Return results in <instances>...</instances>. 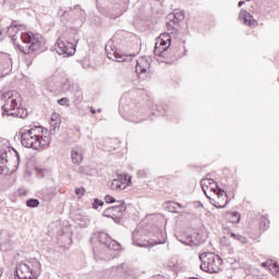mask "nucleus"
I'll use <instances>...</instances> for the list:
<instances>
[{
  "label": "nucleus",
  "instance_id": "4be33fe9",
  "mask_svg": "<svg viewBox=\"0 0 279 279\" xmlns=\"http://www.w3.org/2000/svg\"><path fill=\"white\" fill-rule=\"evenodd\" d=\"M229 236H231V239H234L235 241H239L240 243H247V238L241 235V234H236L232 231H229Z\"/></svg>",
  "mask_w": 279,
  "mask_h": 279
},
{
  "label": "nucleus",
  "instance_id": "37998d69",
  "mask_svg": "<svg viewBox=\"0 0 279 279\" xmlns=\"http://www.w3.org/2000/svg\"><path fill=\"white\" fill-rule=\"evenodd\" d=\"M243 3H245V2L240 1V2L238 3L239 8H241V5H243Z\"/></svg>",
  "mask_w": 279,
  "mask_h": 279
},
{
  "label": "nucleus",
  "instance_id": "b1692460",
  "mask_svg": "<svg viewBox=\"0 0 279 279\" xmlns=\"http://www.w3.org/2000/svg\"><path fill=\"white\" fill-rule=\"evenodd\" d=\"M209 201H210V205L215 206V208H226V206H228V201H226L225 205H221V203L219 201H217V198L214 197L213 194H210Z\"/></svg>",
  "mask_w": 279,
  "mask_h": 279
},
{
  "label": "nucleus",
  "instance_id": "4c0bfd02",
  "mask_svg": "<svg viewBox=\"0 0 279 279\" xmlns=\"http://www.w3.org/2000/svg\"><path fill=\"white\" fill-rule=\"evenodd\" d=\"M178 208H184V206H182V204L180 203H174L173 204V213H178Z\"/></svg>",
  "mask_w": 279,
  "mask_h": 279
},
{
  "label": "nucleus",
  "instance_id": "c756f323",
  "mask_svg": "<svg viewBox=\"0 0 279 279\" xmlns=\"http://www.w3.org/2000/svg\"><path fill=\"white\" fill-rule=\"evenodd\" d=\"M158 39L169 43V45H171V35L167 33L161 34Z\"/></svg>",
  "mask_w": 279,
  "mask_h": 279
},
{
  "label": "nucleus",
  "instance_id": "2f4dec72",
  "mask_svg": "<svg viewBox=\"0 0 279 279\" xmlns=\"http://www.w3.org/2000/svg\"><path fill=\"white\" fill-rule=\"evenodd\" d=\"M99 206H104V201H101L99 198H95L94 203H93L94 210H97V208H99Z\"/></svg>",
  "mask_w": 279,
  "mask_h": 279
},
{
  "label": "nucleus",
  "instance_id": "423d86ee",
  "mask_svg": "<svg viewBox=\"0 0 279 279\" xmlns=\"http://www.w3.org/2000/svg\"><path fill=\"white\" fill-rule=\"evenodd\" d=\"M105 51L107 53V58L109 60H113L114 62H125L128 60L126 58H130V60L134 58V54H121L117 47L110 45L105 47Z\"/></svg>",
  "mask_w": 279,
  "mask_h": 279
},
{
  "label": "nucleus",
  "instance_id": "f257e3e1",
  "mask_svg": "<svg viewBox=\"0 0 279 279\" xmlns=\"http://www.w3.org/2000/svg\"><path fill=\"white\" fill-rule=\"evenodd\" d=\"M51 138L44 135L43 126H34L21 134V144L29 149H40V147H49Z\"/></svg>",
  "mask_w": 279,
  "mask_h": 279
},
{
  "label": "nucleus",
  "instance_id": "412c9836",
  "mask_svg": "<svg viewBox=\"0 0 279 279\" xmlns=\"http://www.w3.org/2000/svg\"><path fill=\"white\" fill-rule=\"evenodd\" d=\"M210 195H213V197H217V202L221 203V199H228V195H226V192L221 191V190H217V187H215V192H210Z\"/></svg>",
  "mask_w": 279,
  "mask_h": 279
},
{
  "label": "nucleus",
  "instance_id": "393cba45",
  "mask_svg": "<svg viewBox=\"0 0 279 279\" xmlns=\"http://www.w3.org/2000/svg\"><path fill=\"white\" fill-rule=\"evenodd\" d=\"M259 228L260 230H268L269 229V219L265 216H263L260 219H259Z\"/></svg>",
  "mask_w": 279,
  "mask_h": 279
},
{
  "label": "nucleus",
  "instance_id": "39448f33",
  "mask_svg": "<svg viewBox=\"0 0 279 279\" xmlns=\"http://www.w3.org/2000/svg\"><path fill=\"white\" fill-rule=\"evenodd\" d=\"M128 209L125 206V201H117L116 206H111L104 210L102 217H108L113 219L116 223H121V217H123V213Z\"/></svg>",
  "mask_w": 279,
  "mask_h": 279
},
{
  "label": "nucleus",
  "instance_id": "f704fd0d",
  "mask_svg": "<svg viewBox=\"0 0 279 279\" xmlns=\"http://www.w3.org/2000/svg\"><path fill=\"white\" fill-rule=\"evenodd\" d=\"M19 27H21V26L16 25V24H11V26L8 27V33L12 34V32H17Z\"/></svg>",
  "mask_w": 279,
  "mask_h": 279
},
{
  "label": "nucleus",
  "instance_id": "a878e982",
  "mask_svg": "<svg viewBox=\"0 0 279 279\" xmlns=\"http://www.w3.org/2000/svg\"><path fill=\"white\" fill-rule=\"evenodd\" d=\"M26 206H28V208H38V206H40V201L31 198L26 202Z\"/></svg>",
  "mask_w": 279,
  "mask_h": 279
},
{
  "label": "nucleus",
  "instance_id": "2eb2a0df",
  "mask_svg": "<svg viewBox=\"0 0 279 279\" xmlns=\"http://www.w3.org/2000/svg\"><path fill=\"white\" fill-rule=\"evenodd\" d=\"M71 160L73 165H82L84 157L82 156V150L80 148H72Z\"/></svg>",
  "mask_w": 279,
  "mask_h": 279
},
{
  "label": "nucleus",
  "instance_id": "72a5a7b5",
  "mask_svg": "<svg viewBox=\"0 0 279 279\" xmlns=\"http://www.w3.org/2000/svg\"><path fill=\"white\" fill-rule=\"evenodd\" d=\"M105 202H106V204H114V203H117V199H114V197H112L111 195H106Z\"/></svg>",
  "mask_w": 279,
  "mask_h": 279
},
{
  "label": "nucleus",
  "instance_id": "cd10ccee",
  "mask_svg": "<svg viewBox=\"0 0 279 279\" xmlns=\"http://www.w3.org/2000/svg\"><path fill=\"white\" fill-rule=\"evenodd\" d=\"M77 221V226H80V228H86L88 223H90V220L86 217H81Z\"/></svg>",
  "mask_w": 279,
  "mask_h": 279
},
{
  "label": "nucleus",
  "instance_id": "79ce46f5",
  "mask_svg": "<svg viewBox=\"0 0 279 279\" xmlns=\"http://www.w3.org/2000/svg\"><path fill=\"white\" fill-rule=\"evenodd\" d=\"M12 40L14 44H16V36L15 35H12Z\"/></svg>",
  "mask_w": 279,
  "mask_h": 279
},
{
  "label": "nucleus",
  "instance_id": "a211bd4d",
  "mask_svg": "<svg viewBox=\"0 0 279 279\" xmlns=\"http://www.w3.org/2000/svg\"><path fill=\"white\" fill-rule=\"evenodd\" d=\"M160 47H163V49H169V47H171V44H169V41H163L162 39H157L154 49L155 56H160Z\"/></svg>",
  "mask_w": 279,
  "mask_h": 279
},
{
  "label": "nucleus",
  "instance_id": "9d476101",
  "mask_svg": "<svg viewBox=\"0 0 279 279\" xmlns=\"http://www.w3.org/2000/svg\"><path fill=\"white\" fill-rule=\"evenodd\" d=\"M98 240H99V243H101L102 245H106L108 250H113L114 252H119V250H121V244L112 240V238H110V235H108V233L106 232L98 233Z\"/></svg>",
  "mask_w": 279,
  "mask_h": 279
},
{
  "label": "nucleus",
  "instance_id": "aec40b11",
  "mask_svg": "<svg viewBox=\"0 0 279 279\" xmlns=\"http://www.w3.org/2000/svg\"><path fill=\"white\" fill-rule=\"evenodd\" d=\"M172 23H174V25H178V23H180V21H184V11L181 10H174L172 13Z\"/></svg>",
  "mask_w": 279,
  "mask_h": 279
},
{
  "label": "nucleus",
  "instance_id": "49530a36",
  "mask_svg": "<svg viewBox=\"0 0 279 279\" xmlns=\"http://www.w3.org/2000/svg\"><path fill=\"white\" fill-rule=\"evenodd\" d=\"M78 7L76 5V7H74V10H76Z\"/></svg>",
  "mask_w": 279,
  "mask_h": 279
},
{
  "label": "nucleus",
  "instance_id": "473e14b6",
  "mask_svg": "<svg viewBox=\"0 0 279 279\" xmlns=\"http://www.w3.org/2000/svg\"><path fill=\"white\" fill-rule=\"evenodd\" d=\"M270 271H274V272H275V276H276L277 278H279V266H278L277 263H274V264L271 265Z\"/></svg>",
  "mask_w": 279,
  "mask_h": 279
},
{
  "label": "nucleus",
  "instance_id": "c03bdc74",
  "mask_svg": "<svg viewBox=\"0 0 279 279\" xmlns=\"http://www.w3.org/2000/svg\"><path fill=\"white\" fill-rule=\"evenodd\" d=\"M267 265H268L267 263H263L262 267H267Z\"/></svg>",
  "mask_w": 279,
  "mask_h": 279
},
{
  "label": "nucleus",
  "instance_id": "bb28decb",
  "mask_svg": "<svg viewBox=\"0 0 279 279\" xmlns=\"http://www.w3.org/2000/svg\"><path fill=\"white\" fill-rule=\"evenodd\" d=\"M0 175H10V168L8 163L0 162Z\"/></svg>",
  "mask_w": 279,
  "mask_h": 279
},
{
  "label": "nucleus",
  "instance_id": "0eeeda50",
  "mask_svg": "<svg viewBox=\"0 0 279 279\" xmlns=\"http://www.w3.org/2000/svg\"><path fill=\"white\" fill-rule=\"evenodd\" d=\"M128 182H130V177L120 174L118 179L109 181L107 186L110 191H123L128 187Z\"/></svg>",
  "mask_w": 279,
  "mask_h": 279
},
{
  "label": "nucleus",
  "instance_id": "4468645a",
  "mask_svg": "<svg viewBox=\"0 0 279 279\" xmlns=\"http://www.w3.org/2000/svg\"><path fill=\"white\" fill-rule=\"evenodd\" d=\"M62 120L60 119V114L52 113L50 118V132L51 134H56V130H60V125Z\"/></svg>",
  "mask_w": 279,
  "mask_h": 279
},
{
  "label": "nucleus",
  "instance_id": "7ed1b4c3",
  "mask_svg": "<svg viewBox=\"0 0 279 279\" xmlns=\"http://www.w3.org/2000/svg\"><path fill=\"white\" fill-rule=\"evenodd\" d=\"M201 269L207 274H219L221 271V257L215 253H202L199 255Z\"/></svg>",
  "mask_w": 279,
  "mask_h": 279
},
{
  "label": "nucleus",
  "instance_id": "f3484780",
  "mask_svg": "<svg viewBox=\"0 0 279 279\" xmlns=\"http://www.w3.org/2000/svg\"><path fill=\"white\" fill-rule=\"evenodd\" d=\"M136 73H147V70L149 69V61L141 59L140 61H136Z\"/></svg>",
  "mask_w": 279,
  "mask_h": 279
},
{
  "label": "nucleus",
  "instance_id": "ddd939ff",
  "mask_svg": "<svg viewBox=\"0 0 279 279\" xmlns=\"http://www.w3.org/2000/svg\"><path fill=\"white\" fill-rule=\"evenodd\" d=\"M167 242V239L163 236L161 240L158 241H145V242H138V240H136L135 238H133V243L137 246V247H154V245H162L163 243Z\"/></svg>",
  "mask_w": 279,
  "mask_h": 279
},
{
  "label": "nucleus",
  "instance_id": "f8f14e48",
  "mask_svg": "<svg viewBox=\"0 0 279 279\" xmlns=\"http://www.w3.org/2000/svg\"><path fill=\"white\" fill-rule=\"evenodd\" d=\"M201 186L203 189V193H205L208 199H211L210 193H215V189H217V183L213 179H202Z\"/></svg>",
  "mask_w": 279,
  "mask_h": 279
},
{
  "label": "nucleus",
  "instance_id": "c85d7f7f",
  "mask_svg": "<svg viewBox=\"0 0 279 279\" xmlns=\"http://www.w3.org/2000/svg\"><path fill=\"white\" fill-rule=\"evenodd\" d=\"M122 14H123V10L119 9L116 13L110 12L108 16L109 19H112L114 21L116 19H119V16H122Z\"/></svg>",
  "mask_w": 279,
  "mask_h": 279
},
{
  "label": "nucleus",
  "instance_id": "a19ab883",
  "mask_svg": "<svg viewBox=\"0 0 279 279\" xmlns=\"http://www.w3.org/2000/svg\"><path fill=\"white\" fill-rule=\"evenodd\" d=\"M158 49L160 51V56H163L165 51H167V49H163L162 46H160Z\"/></svg>",
  "mask_w": 279,
  "mask_h": 279
},
{
  "label": "nucleus",
  "instance_id": "ea45409f",
  "mask_svg": "<svg viewBox=\"0 0 279 279\" xmlns=\"http://www.w3.org/2000/svg\"><path fill=\"white\" fill-rule=\"evenodd\" d=\"M12 151H14V154L17 158V162H21V156H19V153L15 149H12Z\"/></svg>",
  "mask_w": 279,
  "mask_h": 279
},
{
  "label": "nucleus",
  "instance_id": "5701e85b",
  "mask_svg": "<svg viewBox=\"0 0 279 279\" xmlns=\"http://www.w3.org/2000/svg\"><path fill=\"white\" fill-rule=\"evenodd\" d=\"M9 154H12V149L7 148V149L1 150V153H0V162L1 163L8 165V155Z\"/></svg>",
  "mask_w": 279,
  "mask_h": 279
},
{
  "label": "nucleus",
  "instance_id": "a18cd8bd",
  "mask_svg": "<svg viewBox=\"0 0 279 279\" xmlns=\"http://www.w3.org/2000/svg\"><path fill=\"white\" fill-rule=\"evenodd\" d=\"M90 112H92V114H95L96 111H95V109H92Z\"/></svg>",
  "mask_w": 279,
  "mask_h": 279
},
{
  "label": "nucleus",
  "instance_id": "1a4fd4ad",
  "mask_svg": "<svg viewBox=\"0 0 279 279\" xmlns=\"http://www.w3.org/2000/svg\"><path fill=\"white\" fill-rule=\"evenodd\" d=\"M56 50L59 56H74L75 45L72 43H64L62 39H58Z\"/></svg>",
  "mask_w": 279,
  "mask_h": 279
},
{
  "label": "nucleus",
  "instance_id": "6ab92c4d",
  "mask_svg": "<svg viewBox=\"0 0 279 279\" xmlns=\"http://www.w3.org/2000/svg\"><path fill=\"white\" fill-rule=\"evenodd\" d=\"M240 21H243L244 25H250L252 27V14H250L246 11L241 10L240 15H239Z\"/></svg>",
  "mask_w": 279,
  "mask_h": 279
},
{
  "label": "nucleus",
  "instance_id": "c9c22d12",
  "mask_svg": "<svg viewBox=\"0 0 279 279\" xmlns=\"http://www.w3.org/2000/svg\"><path fill=\"white\" fill-rule=\"evenodd\" d=\"M74 193H75V195H77L78 197H82V195H84V193H85V190H84V187H76V189L74 190Z\"/></svg>",
  "mask_w": 279,
  "mask_h": 279
},
{
  "label": "nucleus",
  "instance_id": "9b49d317",
  "mask_svg": "<svg viewBox=\"0 0 279 279\" xmlns=\"http://www.w3.org/2000/svg\"><path fill=\"white\" fill-rule=\"evenodd\" d=\"M15 275L19 279H36L32 272V266L25 263H20L15 268Z\"/></svg>",
  "mask_w": 279,
  "mask_h": 279
},
{
  "label": "nucleus",
  "instance_id": "dca6fc26",
  "mask_svg": "<svg viewBox=\"0 0 279 279\" xmlns=\"http://www.w3.org/2000/svg\"><path fill=\"white\" fill-rule=\"evenodd\" d=\"M27 265L31 266V272H33V276L35 277V279H38V276H40V271H41L40 262H38L37 259H33L32 262H28Z\"/></svg>",
  "mask_w": 279,
  "mask_h": 279
},
{
  "label": "nucleus",
  "instance_id": "6e6552de",
  "mask_svg": "<svg viewBox=\"0 0 279 279\" xmlns=\"http://www.w3.org/2000/svg\"><path fill=\"white\" fill-rule=\"evenodd\" d=\"M12 71V57L0 52V77H5Z\"/></svg>",
  "mask_w": 279,
  "mask_h": 279
},
{
  "label": "nucleus",
  "instance_id": "7c9ffc66",
  "mask_svg": "<svg viewBox=\"0 0 279 279\" xmlns=\"http://www.w3.org/2000/svg\"><path fill=\"white\" fill-rule=\"evenodd\" d=\"M232 223H239L241 221V215L239 213H231Z\"/></svg>",
  "mask_w": 279,
  "mask_h": 279
},
{
  "label": "nucleus",
  "instance_id": "20e7f679",
  "mask_svg": "<svg viewBox=\"0 0 279 279\" xmlns=\"http://www.w3.org/2000/svg\"><path fill=\"white\" fill-rule=\"evenodd\" d=\"M21 38L24 45H26V47L19 46V49L22 51V53H29V51H38V49H40L43 36L34 35V33L29 32L23 33Z\"/></svg>",
  "mask_w": 279,
  "mask_h": 279
},
{
  "label": "nucleus",
  "instance_id": "58836bf2",
  "mask_svg": "<svg viewBox=\"0 0 279 279\" xmlns=\"http://www.w3.org/2000/svg\"><path fill=\"white\" fill-rule=\"evenodd\" d=\"M138 175H140V178H145V175H147V173L144 170H140Z\"/></svg>",
  "mask_w": 279,
  "mask_h": 279
},
{
  "label": "nucleus",
  "instance_id": "e433bc0d",
  "mask_svg": "<svg viewBox=\"0 0 279 279\" xmlns=\"http://www.w3.org/2000/svg\"><path fill=\"white\" fill-rule=\"evenodd\" d=\"M69 104V98H61L58 100L59 106H66Z\"/></svg>",
  "mask_w": 279,
  "mask_h": 279
},
{
  "label": "nucleus",
  "instance_id": "f03ea898",
  "mask_svg": "<svg viewBox=\"0 0 279 279\" xmlns=\"http://www.w3.org/2000/svg\"><path fill=\"white\" fill-rule=\"evenodd\" d=\"M3 101L2 116L3 117H17L23 119L25 117L23 109L19 108L21 106V94L16 90H9L2 94L1 97Z\"/></svg>",
  "mask_w": 279,
  "mask_h": 279
}]
</instances>
